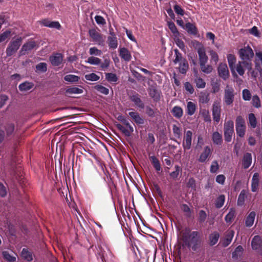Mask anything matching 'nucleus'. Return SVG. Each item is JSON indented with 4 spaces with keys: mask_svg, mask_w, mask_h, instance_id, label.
<instances>
[{
    "mask_svg": "<svg viewBox=\"0 0 262 262\" xmlns=\"http://www.w3.org/2000/svg\"><path fill=\"white\" fill-rule=\"evenodd\" d=\"M225 201V196L223 194L219 195L216 199L215 202V206L216 208H221L224 204Z\"/></svg>",
    "mask_w": 262,
    "mask_h": 262,
    "instance_id": "79ce46f5",
    "label": "nucleus"
},
{
    "mask_svg": "<svg viewBox=\"0 0 262 262\" xmlns=\"http://www.w3.org/2000/svg\"><path fill=\"white\" fill-rule=\"evenodd\" d=\"M108 44L110 48L116 49L118 46V41L116 37H108Z\"/></svg>",
    "mask_w": 262,
    "mask_h": 262,
    "instance_id": "a18cd8bd",
    "label": "nucleus"
},
{
    "mask_svg": "<svg viewBox=\"0 0 262 262\" xmlns=\"http://www.w3.org/2000/svg\"><path fill=\"white\" fill-rule=\"evenodd\" d=\"M212 111L213 119L215 122L218 123L220 121L221 114V105L219 102H214Z\"/></svg>",
    "mask_w": 262,
    "mask_h": 262,
    "instance_id": "2eb2a0df",
    "label": "nucleus"
},
{
    "mask_svg": "<svg viewBox=\"0 0 262 262\" xmlns=\"http://www.w3.org/2000/svg\"><path fill=\"white\" fill-rule=\"evenodd\" d=\"M196 106L195 104L191 101H189L187 104L186 113L187 114L192 116L194 114Z\"/></svg>",
    "mask_w": 262,
    "mask_h": 262,
    "instance_id": "ea45409f",
    "label": "nucleus"
},
{
    "mask_svg": "<svg viewBox=\"0 0 262 262\" xmlns=\"http://www.w3.org/2000/svg\"><path fill=\"white\" fill-rule=\"evenodd\" d=\"M201 71L206 74H209L212 71V67L210 65H206V63L204 64H200Z\"/></svg>",
    "mask_w": 262,
    "mask_h": 262,
    "instance_id": "6e6d98bb",
    "label": "nucleus"
},
{
    "mask_svg": "<svg viewBox=\"0 0 262 262\" xmlns=\"http://www.w3.org/2000/svg\"><path fill=\"white\" fill-rule=\"evenodd\" d=\"M105 251L101 247H99L97 253V258H100L102 262H106Z\"/></svg>",
    "mask_w": 262,
    "mask_h": 262,
    "instance_id": "864d4df0",
    "label": "nucleus"
},
{
    "mask_svg": "<svg viewBox=\"0 0 262 262\" xmlns=\"http://www.w3.org/2000/svg\"><path fill=\"white\" fill-rule=\"evenodd\" d=\"M252 104L255 108H259L261 106L260 99L257 95L253 96L252 98Z\"/></svg>",
    "mask_w": 262,
    "mask_h": 262,
    "instance_id": "5fc2aeb1",
    "label": "nucleus"
},
{
    "mask_svg": "<svg viewBox=\"0 0 262 262\" xmlns=\"http://www.w3.org/2000/svg\"><path fill=\"white\" fill-rule=\"evenodd\" d=\"M23 38L19 37L14 40H12L9 43L6 51L7 57L12 56L19 48L22 42Z\"/></svg>",
    "mask_w": 262,
    "mask_h": 262,
    "instance_id": "423d86ee",
    "label": "nucleus"
},
{
    "mask_svg": "<svg viewBox=\"0 0 262 262\" xmlns=\"http://www.w3.org/2000/svg\"><path fill=\"white\" fill-rule=\"evenodd\" d=\"M234 236L233 230H228L225 234V237L222 239L221 243L224 247H227L231 243Z\"/></svg>",
    "mask_w": 262,
    "mask_h": 262,
    "instance_id": "412c9836",
    "label": "nucleus"
},
{
    "mask_svg": "<svg viewBox=\"0 0 262 262\" xmlns=\"http://www.w3.org/2000/svg\"><path fill=\"white\" fill-rule=\"evenodd\" d=\"M149 96L151 97L155 102H158L160 100V92L155 86H151L148 90Z\"/></svg>",
    "mask_w": 262,
    "mask_h": 262,
    "instance_id": "6ab92c4d",
    "label": "nucleus"
},
{
    "mask_svg": "<svg viewBox=\"0 0 262 262\" xmlns=\"http://www.w3.org/2000/svg\"><path fill=\"white\" fill-rule=\"evenodd\" d=\"M212 149L209 146H205L201 152L198 159V162L204 163L209 159L212 155Z\"/></svg>",
    "mask_w": 262,
    "mask_h": 262,
    "instance_id": "9b49d317",
    "label": "nucleus"
},
{
    "mask_svg": "<svg viewBox=\"0 0 262 262\" xmlns=\"http://www.w3.org/2000/svg\"><path fill=\"white\" fill-rule=\"evenodd\" d=\"M248 118L249 124L251 127L255 128L257 124V120L254 114L253 113L249 114Z\"/></svg>",
    "mask_w": 262,
    "mask_h": 262,
    "instance_id": "603ef678",
    "label": "nucleus"
},
{
    "mask_svg": "<svg viewBox=\"0 0 262 262\" xmlns=\"http://www.w3.org/2000/svg\"><path fill=\"white\" fill-rule=\"evenodd\" d=\"M84 78L86 80L91 81H97L100 79L99 76L94 73L88 74L84 75Z\"/></svg>",
    "mask_w": 262,
    "mask_h": 262,
    "instance_id": "c03bdc74",
    "label": "nucleus"
},
{
    "mask_svg": "<svg viewBox=\"0 0 262 262\" xmlns=\"http://www.w3.org/2000/svg\"><path fill=\"white\" fill-rule=\"evenodd\" d=\"M246 126L245 121L241 116L236 117L235 121V127Z\"/></svg>",
    "mask_w": 262,
    "mask_h": 262,
    "instance_id": "69168bd1",
    "label": "nucleus"
},
{
    "mask_svg": "<svg viewBox=\"0 0 262 262\" xmlns=\"http://www.w3.org/2000/svg\"><path fill=\"white\" fill-rule=\"evenodd\" d=\"M172 132L174 134V136L180 139L182 136V129L180 127L177 126L176 124H173L172 125Z\"/></svg>",
    "mask_w": 262,
    "mask_h": 262,
    "instance_id": "09e8293b",
    "label": "nucleus"
},
{
    "mask_svg": "<svg viewBox=\"0 0 262 262\" xmlns=\"http://www.w3.org/2000/svg\"><path fill=\"white\" fill-rule=\"evenodd\" d=\"M251 247L258 254L262 255V237L255 235L251 241Z\"/></svg>",
    "mask_w": 262,
    "mask_h": 262,
    "instance_id": "9d476101",
    "label": "nucleus"
},
{
    "mask_svg": "<svg viewBox=\"0 0 262 262\" xmlns=\"http://www.w3.org/2000/svg\"><path fill=\"white\" fill-rule=\"evenodd\" d=\"M34 86L32 82L25 81L18 86V88L20 91H27L31 90Z\"/></svg>",
    "mask_w": 262,
    "mask_h": 262,
    "instance_id": "c9c22d12",
    "label": "nucleus"
},
{
    "mask_svg": "<svg viewBox=\"0 0 262 262\" xmlns=\"http://www.w3.org/2000/svg\"><path fill=\"white\" fill-rule=\"evenodd\" d=\"M182 210L185 213V215L187 217H190L191 215V211L190 207L185 204H183L181 206Z\"/></svg>",
    "mask_w": 262,
    "mask_h": 262,
    "instance_id": "13d9d810",
    "label": "nucleus"
},
{
    "mask_svg": "<svg viewBox=\"0 0 262 262\" xmlns=\"http://www.w3.org/2000/svg\"><path fill=\"white\" fill-rule=\"evenodd\" d=\"M40 24L43 26L51 28L59 29L61 26L58 21H50L48 19H43L39 21Z\"/></svg>",
    "mask_w": 262,
    "mask_h": 262,
    "instance_id": "aec40b11",
    "label": "nucleus"
},
{
    "mask_svg": "<svg viewBox=\"0 0 262 262\" xmlns=\"http://www.w3.org/2000/svg\"><path fill=\"white\" fill-rule=\"evenodd\" d=\"M128 115L133 119L137 124L141 125L144 123V119L140 116L138 112H130L128 113Z\"/></svg>",
    "mask_w": 262,
    "mask_h": 262,
    "instance_id": "b1692460",
    "label": "nucleus"
},
{
    "mask_svg": "<svg viewBox=\"0 0 262 262\" xmlns=\"http://www.w3.org/2000/svg\"><path fill=\"white\" fill-rule=\"evenodd\" d=\"M234 133V122L232 120L225 122L224 124V136L227 142L231 141L232 137Z\"/></svg>",
    "mask_w": 262,
    "mask_h": 262,
    "instance_id": "0eeeda50",
    "label": "nucleus"
},
{
    "mask_svg": "<svg viewBox=\"0 0 262 262\" xmlns=\"http://www.w3.org/2000/svg\"><path fill=\"white\" fill-rule=\"evenodd\" d=\"M252 155L249 152H246L244 155L242 160V166L245 169L248 168L252 163Z\"/></svg>",
    "mask_w": 262,
    "mask_h": 262,
    "instance_id": "4be33fe9",
    "label": "nucleus"
},
{
    "mask_svg": "<svg viewBox=\"0 0 262 262\" xmlns=\"http://www.w3.org/2000/svg\"><path fill=\"white\" fill-rule=\"evenodd\" d=\"M252 63L251 62H248L247 61H239L237 64L236 70L238 74L243 76L245 73L244 67L247 69L249 72L252 70Z\"/></svg>",
    "mask_w": 262,
    "mask_h": 262,
    "instance_id": "f8f14e48",
    "label": "nucleus"
},
{
    "mask_svg": "<svg viewBox=\"0 0 262 262\" xmlns=\"http://www.w3.org/2000/svg\"><path fill=\"white\" fill-rule=\"evenodd\" d=\"M212 140L214 144L221 145L223 143L222 136L217 132L212 134Z\"/></svg>",
    "mask_w": 262,
    "mask_h": 262,
    "instance_id": "7c9ffc66",
    "label": "nucleus"
},
{
    "mask_svg": "<svg viewBox=\"0 0 262 262\" xmlns=\"http://www.w3.org/2000/svg\"><path fill=\"white\" fill-rule=\"evenodd\" d=\"M193 47L197 51L200 64H204L208 61V58L206 53V49L204 45L198 40H194L191 41Z\"/></svg>",
    "mask_w": 262,
    "mask_h": 262,
    "instance_id": "20e7f679",
    "label": "nucleus"
},
{
    "mask_svg": "<svg viewBox=\"0 0 262 262\" xmlns=\"http://www.w3.org/2000/svg\"><path fill=\"white\" fill-rule=\"evenodd\" d=\"M167 26L169 29V30L171 31V32L172 33L173 35L175 37H179L180 36V33L178 31L177 28L176 27L174 23L172 21H168L167 22Z\"/></svg>",
    "mask_w": 262,
    "mask_h": 262,
    "instance_id": "473e14b6",
    "label": "nucleus"
},
{
    "mask_svg": "<svg viewBox=\"0 0 262 262\" xmlns=\"http://www.w3.org/2000/svg\"><path fill=\"white\" fill-rule=\"evenodd\" d=\"M117 120L120 121L126 127H124L122 125L117 123L115 125L116 127L126 137H129L131 134L134 132V128L130 125L126 118L122 116L119 115L117 118Z\"/></svg>",
    "mask_w": 262,
    "mask_h": 262,
    "instance_id": "f03ea898",
    "label": "nucleus"
},
{
    "mask_svg": "<svg viewBox=\"0 0 262 262\" xmlns=\"http://www.w3.org/2000/svg\"><path fill=\"white\" fill-rule=\"evenodd\" d=\"M247 198V191L243 189L241 191L238 195L237 200V205L238 206H242L244 204L245 200Z\"/></svg>",
    "mask_w": 262,
    "mask_h": 262,
    "instance_id": "a19ab883",
    "label": "nucleus"
},
{
    "mask_svg": "<svg viewBox=\"0 0 262 262\" xmlns=\"http://www.w3.org/2000/svg\"><path fill=\"white\" fill-rule=\"evenodd\" d=\"M105 79L110 82H116L118 80V78L116 74L113 73H105Z\"/></svg>",
    "mask_w": 262,
    "mask_h": 262,
    "instance_id": "37998d69",
    "label": "nucleus"
},
{
    "mask_svg": "<svg viewBox=\"0 0 262 262\" xmlns=\"http://www.w3.org/2000/svg\"><path fill=\"white\" fill-rule=\"evenodd\" d=\"M182 240L183 245L191 248L196 251L201 246V233L198 231H191L189 227H185L182 231Z\"/></svg>",
    "mask_w": 262,
    "mask_h": 262,
    "instance_id": "f257e3e1",
    "label": "nucleus"
},
{
    "mask_svg": "<svg viewBox=\"0 0 262 262\" xmlns=\"http://www.w3.org/2000/svg\"><path fill=\"white\" fill-rule=\"evenodd\" d=\"M173 117L177 119L181 118L183 115V109L179 106H174L171 111Z\"/></svg>",
    "mask_w": 262,
    "mask_h": 262,
    "instance_id": "c756f323",
    "label": "nucleus"
},
{
    "mask_svg": "<svg viewBox=\"0 0 262 262\" xmlns=\"http://www.w3.org/2000/svg\"><path fill=\"white\" fill-rule=\"evenodd\" d=\"M255 215L254 211H252L248 214L245 220V224L247 227H250L253 225Z\"/></svg>",
    "mask_w": 262,
    "mask_h": 262,
    "instance_id": "2f4dec72",
    "label": "nucleus"
},
{
    "mask_svg": "<svg viewBox=\"0 0 262 262\" xmlns=\"http://www.w3.org/2000/svg\"><path fill=\"white\" fill-rule=\"evenodd\" d=\"M2 255L4 258L9 262H15L16 258L12 256L8 251H4L2 252Z\"/></svg>",
    "mask_w": 262,
    "mask_h": 262,
    "instance_id": "49530a36",
    "label": "nucleus"
},
{
    "mask_svg": "<svg viewBox=\"0 0 262 262\" xmlns=\"http://www.w3.org/2000/svg\"><path fill=\"white\" fill-rule=\"evenodd\" d=\"M21 255L22 257L28 261H31L33 260L32 253L27 249L23 248L21 251Z\"/></svg>",
    "mask_w": 262,
    "mask_h": 262,
    "instance_id": "72a5a7b5",
    "label": "nucleus"
},
{
    "mask_svg": "<svg viewBox=\"0 0 262 262\" xmlns=\"http://www.w3.org/2000/svg\"><path fill=\"white\" fill-rule=\"evenodd\" d=\"M193 47L197 51L200 64H204L208 61V58L206 53V49L204 45L198 40H194L191 41Z\"/></svg>",
    "mask_w": 262,
    "mask_h": 262,
    "instance_id": "7ed1b4c3",
    "label": "nucleus"
},
{
    "mask_svg": "<svg viewBox=\"0 0 262 262\" xmlns=\"http://www.w3.org/2000/svg\"><path fill=\"white\" fill-rule=\"evenodd\" d=\"M259 174L255 172L253 174L251 181V191L256 192L258 189L259 186Z\"/></svg>",
    "mask_w": 262,
    "mask_h": 262,
    "instance_id": "5701e85b",
    "label": "nucleus"
},
{
    "mask_svg": "<svg viewBox=\"0 0 262 262\" xmlns=\"http://www.w3.org/2000/svg\"><path fill=\"white\" fill-rule=\"evenodd\" d=\"M64 80L70 83H76L79 81L80 77L77 75L69 74L64 77Z\"/></svg>",
    "mask_w": 262,
    "mask_h": 262,
    "instance_id": "58836bf2",
    "label": "nucleus"
},
{
    "mask_svg": "<svg viewBox=\"0 0 262 262\" xmlns=\"http://www.w3.org/2000/svg\"><path fill=\"white\" fill-rule=\"evenodd\" d=\"M63 56L61 53H54L49 58L50 61L52 66L55 67L59 66L63 61Z\"/></svg>",
    "mask_w": 262,
    "mask_h": 262,
    "instance_id": "f3484780",
    "label": "nucleus"
},
{
    "mask_svg": "<svg viewBox=\"0 0 262 262\" xmlns=\"http://www.w3.org/2000/svg\"><path fill=\"white\" fill-rule=\"evenodd\" d=\"M37 47V45L35 41H28L22 46L19 51V55L20 56L25 55L29 51H31L32 50Z\"/></svg>",
    "mask_w": 262,
    "mask_h": 262,
    "instance_id": "dca6fc26",
    "label": "nucleus"
},
{
    "mask_svg": "<svg viewBox=\"0 0 262 262\" xmlns=\"http://www.w3.org/2000/svg\"><path fill=\"white\" fill-rule=\"evenodd\" d=\"M227 60L229 64V66L233 72V71L235 68V63L236 62V57L234 55L229 54L227 55Z\"/></svg>",
    "mask_w": 262,
    "mask_h": 262,
    "instance_id": "e433bc0d",
    "label": "nucleus"
},
{
    "mask_svg": "<svg viewBox=\"0 0 262 262\" xmlns=\"http://www.w3.org/2000/svg\"><path fill=\"white\" fill-rule=\"evenodd\" d=\"M89 53L91 55L100 56L102 52L96 47H92L89 50Z\"/></svg>",
    "mask_w": 262,
    "mask_h": 262,
    "instance_id": "e2e57ef3",
    "label": "nucleus"
},
{
    "mask_svg": "<svg viewBox=\"0 0 262 262\" xmlns=\"http://www.w3.org/2000/svg\"><path fill=\"white\" fill-rule=\"evenodd\" d=\"M219 169V165L218 162L216 160L212 161L210 166V171L212 173H216Z\"/></svg>",
    "mask_w": 262,
    "mask_h": 262,
    "instance_id": "4d7b16f0",
    "label": "nucleus"
},
{
    "mask_svg": "<svg viewBox=\"0 0 262 262\" xmlns=\"http://www.w3.org/2000/svg\"><path fill=\"white\" fill-rule=\"evenodd\" d=\"M149 160L155 169L159 171L161 170V165L159 159L155 156H149Z\"/></svg>",
    "mask_w": 262,
    "mask_h": 262,
    "instance_id": "f704fd0d",
    "label": "nucleus"
},
{
    "mask_svg": "<svg viewBox=\"0 0 262 262\" xmlns=\"http://www.w3.org/2000/svg\"><path fill=\"white\" fill-rule=\"evenodd\" d=\"M207 214L206 212L203 210H201L199 212V218L198 221L200 223H203L207 217Z\"/></svg>",
    "mask_w": 262,
    "mask_h": 262,
    "instance_id": "bf43d9fd",
    "label": "nucleus"
},
{
    "mask_svg": "<svg viewBox=\"0 0 262 262\" xmlns=\"http://www.w3.org/2000/svg\"><path fill=\"white\" fill-rule=\"evenodd\" d=\"M194 82L196 84V86L199 89H203L206 86V82L200 77H196L194 79Z\"/></svg>",
    "mask_w": 262,
    "mask_h": 262,
    "instance_id": "8fccbe9b",
    "label": "nucleus"
},
{
    "mask_svg": "<svg viewBox=\"0 0 262 262\" xmlns=\"http://www.w3.org/2000/svg\"><path fill=\"white\" fill-rule=\"evenodd\" d=\"M174 59L173 61L174 64H178L179 61L182 60L183 58H184L182 54L179 52V51L176 49L174 50Z\"/></svg>",
    "mask_w": 262,
    "mask_h": 262,
    "instance_id": "3c124183",
    "label": "nucleus"
},
{
    "mask_svg": "<svg viewBox=\"0 0 262 262\" xmlns=\"http://www.w3.org/2000/svg\"><path fill=\"white\" fill-rule=\"evenodd\" d=\"M192 132L191 130H187L185 132L182 143L183 148L184 150H189L191 148L192 145Z\"/></svg>",
    "mask_w": 262,
    "mask_h": 262,
    "instance_id": "ddd939ff",
    "label": "nucleus"
},
{
    "mask_svg": "<svg viewBox=\"0 0 262 262\" xmlns=\"http://www.w3.org/2000/svg\"><path fill=\"white\" fill-rule=\"evenodd\" d=\"M184 29L187 33L193 35H196L198 33V30L196 27L191 23H187L185 25Z\"/></svg>",
    "mask_w": 262,
    "mask_h": 262,
    "instance_id": "bb28decb",
    "label": "nucleus"
},
{
    "mask_svg": "<svg viewBox=\"0 0 262 262\" xmlns=\"http://www.w3.org/2000/svg\"><path fill=\"white\" fill-rule=\"evenodd\" d=\"M240 58L243 61L251 62L252 58L254 56V52L249 46L244 47L241 49L238 52Z\"/></svg>",
    "mask_w": 262,
    "mask_h": 262,
    "instance_id": "6e6552de",
    "label": "nucleus"
},
{
    "mask_svg": "<svg viewBox=\"0 0 262 262\" xmlns=\"http://www.w3.org/2000/svg\"><path fill=\"white\" fill-rule=\"evenodd\" d=\"M179 64V72L182 74H185L188 69V63L187 60L184 58L178 63Z\"/></svg>",
    "mask_w": 262,
    "mask_h": 262,
    "instance_id": "cd10ccee",
    "label": "nucleus"
},
{
    "mask_svg": "<svg viewBox=\"0 0 262 262\" xmlns=\"http://www.w3.org/2000/svg\"><path fill=\"white\" fill-rule=\"evenodd\" d=\"M237 135L240 137H244L245 135L246 126L235 127Z\"/></svg>",
    "mask_w": 262,
    "mask_h": 262,
    "instance_id": "052dcab7",
    "label": "nucleus"
},
{
    "mask_svg": "<svg viewBox=\"0 0 262 262\" xmlns=\"http://www.w3.org/2000/svg\"><path fill=\"white\" fill-rule=\"evenodd\" d=\"M243 99L245 101H249L251 99V94L248 89H244L242 92Z\"/></svg>",
    "mask_w": 262,
    "mask_h": 262,
    "instance_id": "0e129e2a",
    "label": "nucleus"
},
{
    "mask_svg": "<svg viewBox=\"0 0 262 262\" xmlns=\"http://www.w3.org/2000/svg\"><path fill=\"white\" fill-rule=\"evenodd\" d=\"M224 101L227 105H231L234 100V89L227 85L224 91Z\"/></svg>",
    "mask_w": 262,
    "mask_h": 262,
    "instance_id": "1a4fd4ad",
    "label": "nucleus"
},
{
    "mask_svg": "<svg viewBox=\"0 0 262 262\" xmlns=\"http://www.w3.org/2000/svg\"><path fill=\"white\" fill-rule=\"evenodd\" d=\"M119 56L126 61H129L132 58L130 53L127 48L124 47L120 49Z\"/></svg>",
    "mask_w": 262,
    "mask_h": 262,
    "instance_id": "393cba45",
    "label": "nucleus"
},
{
    "mask_svg": "<svg viewBox=\"0 0 262 262\" xmlns=\"http://www.w3.org/2000/svg\"><path fill=\"white\" fill-rule=\"evenodd\" d=\"M95 90H97L99 93L104 94L105 95H107L109 93V90L103 86V85L100 84H97L94 86Z\"/></svg>",
    "mask_w": 262,
    "mask_h": 262,
    "instance_id": "de8ad7c7",
    "label": "nucleus"
},
{
    "mask_svg": "<svg viewBox=\"0 0 262 262\" xmlns=\"http://www.w3.org/2000/svg\"><path fill=\"white\" fill-rule=\"evenodd\" d=\"M36 69L42 73L46 72L47 70V65L45 62H40L36 66Z\"/></svg>",
    "mask_w": 262,
    "mask_h": 262,
    "instance_id": "680f3d73",
    "label": "nucleus"
},
{
    "mask_svg": "<svg viewBox=\"0 0 262 262\" xmlns=\"http://www.w3.org/2000/svg\"><path fill=\"white\" fill-rule=\"evenodd\" d=\"M83 90L77 87L72 86L69 87L66 90V94L67 95L70 94H79L83 93Z\"/></svg>",
    "mask_w": 262,
    "mask_h": 262,
    "instance_id": "4c0bfd02",
    "label": "nucleus"
},
{
    "mask_svg": "<svg viewBox=\"0 0 262 262\" xmlns=\"http://www.w3.org/2000/svg\"><path fill=\"white\" fill-rule=\"evenodd\" d=\"M146 114L147 115L151 118H154L156 116V111L152 109L151 107L147 105L145 107Z\"/></svg>",
    "mask_w": 262,
    "mask_h": 262,
    "instance_id": "338daca9",
    "label": "nucleus"
},
{
    "mask_svg": "<svg viewBox=\"0 0 262 262\" xmlns=\"http://www.w3.org/2000/svg\"><path fill=\"white\" fill-rule=\"evenodd\" d=\"M90 37L93 40L99 43L102 42V36L100 33L97 31L95 29H90L89 31Z\"/></svg>",
    "mask_w": 262,
    "mask_h": 262,
    "instance_id": "a878e982",
    "label": "nucleus"
},
{
    "mask_svg": "<svg viewBox=\"0 0 262 262\" xmlns=\"http://www.w3.org/2000/svg\"><path fill=\"white\" fill-rule=\"evenodd\" d=\"M129 99L134 103L135 106L139 108L140 109H143L145 108L144 103L141 99V96L135 92L134 93L129 96Z\"/></svg>",
    "mask_w": 262,
    "mask_h": 262,
    "instance_id": "4468645a",
    "label": "nucleus"
},
{
    "mask_svg": "<svg viewBox=\"0 0 262 262\" xmlns=\"http://www.w3.org/2000/svg\"><path fill=\"white\" fill-rule=\"evenodd\" d=\"M218 73L220 77L226 80L229 76L228 67L226 63H221L218 67Z\"/></svg>",
    "mask_w": 262,
    "mask_h": 262,
    "instance_id": "a211bd4d",
    "label": "nucleus"
},
{
    "mask_svg": "<svg viewBox=\"0 0 262 262\" xmlns=\"http://www.w3.org/2000/svg\"><path fill=\"white\" fill-rule=\"evenodd\" d=\"M86 62L91 65H99L100 70L105 71L109 68L111 60L110 59L107 57L104 58L103 61H101V60L100 58L92 56L88 58Z\"/></svg>",
    "mask_w": 262,
    "mask_h": 262,
    "instance_id": "39448f33",
    "label": "nucleus"
},
{
    "mask_svg": "<svg viewBox=\"0 0 262 262\" xmlns=\"http://www.w3.org/2000/svg\"><path fill=\"white\" fill-rule=\"evenodd\" d=\"M173 9H174V11H175V12L178 15H180L181 16H183L185 14V11L182 8L181 6L177 4L173 6Z\"/></svg>",
    "mask_w": 262,
    "mask_h": 262,
    "instance_id": "774afa93",
    "label": "nucleus"
},
{
    "mask_svg": "<svg viewBox=\"0 0 262 262\" xmlns=\"http://www.w3.org/2000/svg\"><path fill=\"white\" fill-rule=\"evenodd\" d=\"M220 233L217 231H214L209 235V245L211 246L215 245L218 242L220 238Z\"/></svg>",
    "mask_w": 262,
    "mask_h": 262,
    "instance_id": "c85d7f7f",
    "label": "nucleus"
}]
</instances>
